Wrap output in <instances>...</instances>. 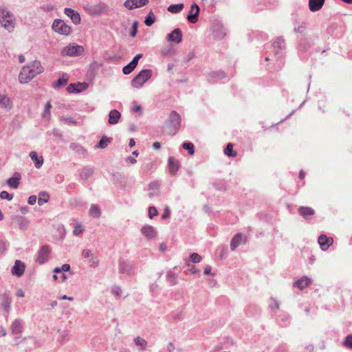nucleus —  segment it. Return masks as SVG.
I'll use <instances>...</instances> for the list:
<instances>
[{
    "label": "nucleus",
    "mask_w": 352,
    "mask_h": 352,
    "mask_svg": "<svg viewBox=\"0 0 352 352\" xmlns=\"http://www.w3.org/2000/svg\"><path fill=\"white\" fill-rule=\"evenodd\" d=\"M43 72V67L39 61H33L30 64L23 67L19 75V80L21 83H28L32 80L36 75Z\"/></svg>",
    "instance_id": "f257e3e1"
},
{
    "label": "nucleus",
    "mask_w": 352,
    "mask_h": 352,
    "mask_svg": "<svg viewBox=\"0 0 352 352\" xmlns=\"http://www.w3.org/2000/svg\"><path fill=\"white\" fill-rule=\"evenodd\" d=\"M152 76L151 69L142 70L131 81V85L135 88L141 87Z\"/></svg>",
    "instance_id": "f03ea898"
},
{
    "label": "nucleus",
    "mask_w": 352,
    "mask_h": 352,
    "mask_svg": "<svg viewBox=\"0 0 352 352\" xmlns=\"http://www.w3.org/2000/svg\"><path fill=\"white\" fill-rule=\"evenodd\" d=\"M83 52L82 46L72 43L63 47L60 54L62 56H78L81 55Z\"/></svg>",
    "instance_id": "7ed1b4c3"
},
{
    "label": "nucleus",
    "mask_w": 352,
    "mask_h": 352,
    "mask_svg": "<svg viewBox=\"0 0 352 352\" xmlns=\"http://www.w3.org/2000/svg\"><path fill=\"white\" fill-rule=\"evenodd\" d=\"M0 23L9 32H12L14 28V19L8 10L2 11Z\"/></svg>",
    "instance_id": "20e7f679"
},
{
    "label": "nucleus",
    "mask_w": 352,
    "mask_h": 352,
    "mask_svg": "<svg viewBox=\"0 0 352 352\" xmlns=\"http://www.w3.org/2000/svg\"><path fill=\"white\" fill-rule=\"evenodd\" d=\"M52 30L61 35H68L71 32V28L69 25L60 19H56L52 25Z\"/></svg>",
    "instance_id": "39448f33"
},
{
    "label": "nucleus",
    "mask_w": 352,
    "mask_h": 352,
    "mask_svg": "<svg viewBox=\"0 0 352 352\" xmlns=\"http://www.w3.org/2000/svg\"><path fill=\"white\" fill-rule=\"evenodd\" d=\"M318 243L322 250H327L333 243L331 237H327L325 234H322L318 237Z\"/></svg>",
    "instance_id": "423d86ee"
},
{
    "label": "nucleus",
    "mask_w": 352,
    "mask_h": 352,
    "mask_svg": "<svg viewBox=\"0 0 352 352\" xmlns=\"http://www.w3.org/2000/svg\"><path fill=\"white\" fill-rule=\"evenodd\" d=\"M199 13V8L196 3H194L192 5L190 12L187 16L188 21L191 23H195L198 20Z\"/></svg>",
    "instance_id": "0eeeda50"
},
{
    "label": "nucleus",
    "mask_w": 352,
    "mask_h": 352,
    "mask_svg": "<svg viewBox=\"0 0 352 352\" xmlns=\"http://www.w3.org/2000/svg\"><path fill=\"white\" fill-rule=\"evenodd\" d=\"M149 0H126L124 2V6L128 9H133L136 8H140L148 3Z\"/></svg>",
    "instance_id": "6e6552de"
},
{
    "label": "nucleus",
    "mask_w": 352,
    "mask_h": 352,
    "mask_svg": "<svg viewBox=\"0 0 352 352\" xmlns=\"http://www.w3.org/2000/svg\"><path fill=\"white\" fill-rule=\"evenodd\" d=\"M50 253V248L47 245L43 246L38 252L37 261L41 264L44 263L47 261Z\"/></svg>",
    "instance_id": "1a4fd4ad"
},
{
    "label": "nucleus",
    "mask_w": 352,
    "mask_h": 352,
    "mask_svg": "<svg viewBox=\"0 0 352 352\" xmlns=\"http://www.w3.org/2000/svg\"><path fill=\"white\" fill-rule=\"evenodd\" d=\"M141 232L142 234L148 239H153L157 234L156 230L153 226L150 225L143 226L141 229Z\"/></svg>",
    "instance_id": "9d476101"
},
{
    "label": "nucleus",
    "mask_w": 352,
    "mask_h": 352,
    "mask_svg": "<svg viewBox=\"0 0 352 352\" xmlns=\"http://www.w3.org/2000/svg\"><path fill=\"white\" fill-rule=\"evenodd\" d=\"M325 0H309V9L311 12L320 10L324 6Z\"/></svg>",
    "instance_id": "9b49d317"
},
{
    "label": "nucleus",
    "mask_w": 352,
    "mask_h": 352,
    "mask_svg": "<svg viewBox=\"0 0 352 352\" xmlns=\"http://www.w3.org/2000/svg\"><path fill=\"white\" fill-rule=\"evenodd\" d=\"M182 32L179 28L175 29L170 34H168V40L169 41L179 43L182 41Z\"/></svg>",
    "instance_id": "f8f14e48"
},
{
    "label": "nucleus",
    "mask_w": 352,
    "mask_h": 352,
    "mask_svg": "<svg viewBox=\"0 0 352 352\" xmlns=\"http://www.w3.org/2000/svg\"><path fill=\"white\" fill-rule=\"evenodd\" d=\"M65 14L70 17L72 21L76 24H79L80 23V14L75 12L74 10L71 8H65Z\"/></svg>",
    "instance_id": "ddd939ff"
},
{
    "label": "nucleus",
    "mask_w": 352,
    "mask_h": 352,
    "mask_svg": "<svg viewBox=\"0 0 352 352\" xmlns=\"http://www.w3.org/2000/svg\"><path fill=\"white\" fill-rule=\"evenodd\" d=\"M25 270V265L20 261H16L14 265L12 267V272L17 276H21Z\"/></svg>",
    "instance_id": "4468645a"
},
{
    "label": "nucleus",
    "mask_w": 352,
    "mask_h": 352,
    "mask_svg": "<svg viewBox=\"0 0 352 352\" xmlns=\"http://www.w3.org/2000/svg\"><path fill=\"white\" fill-rule=\"evenodd\" d=\"M179 168V163L177 160L170 157L168 159V168L170 174L175 175Z\"/></svg>",
    "instance_id": "2eb2a0df"
},
{
    "label": "nucleus",
    "mask_w": 352,
    "mask_h": 352,
    "mask_svg": "<svg viewBox=\"0 0 352 352\" xmlns=\"http://www.w3.org/2000/svg\"><path fill=\"white\" fill-rule=\"evenodd\" d=\"M120 116L121 115L118 111L116 109L111 110L109 114V123L110 124H117L118 122L119 119L120 118Z\"/></svg>",
    "instance_id": "dca6fc26"
},
{
    "label": "nucleus",
    "mask_w": 352,
    "mask_h": 352,
    "mask_svg": "<svg viewBox=\"0 0 352 352\" xmlns=\"http://www.w3.org/2000/svg\"><path fill=\"white\" fill-rule=\"evenodd\" d=\"M298 212L304 218L307 219L308 217L313 216L315 213V211L310 207L302 206L299 208Z\"/></svg>",
    "instance_id": "f3484780"
},
{
    "label": "nucleus",
    "mask_w": 352,
    "mask_h": 352,
    "mask_svg": "<svg viewBox=\"0 0 352 352\" xmlns=\"http://www.w3.org/2000/svg\"><path fill=\"white\" fill-rule=\"evenodd\" d=\"M12 107L10 99L6 95L0 94V107L10 109Z\"/></svg>",
    "instance_id": "a211bd4d"
},
{
    "label": "nucleus",
    "mask_w": 352,
    "mask_h": 352,
    "mask_svg": "<svg viewBox=\"0 0 352 352\" xmlns=\"http://www.w3.org/2000/svg\"><path fill=\"white\" fill-rule=\"evenodd\" d=\"M311 283V279L303 276L302 278L295 282V285L300 290L306 288Z\"/></svg>",
    "instance_id": "6ab92c4d"
},
{
    "label": "nucleus",
    "mask_w": 352,
    "mask_h": 352,
    "mask_svg": "<svg viewBox=\"0 0 352 352\" xmlns=\"http://www.w3.org/2000/svg\"><path fill=\"white\" fill-rule=\"evenodd\" d=\"M20 179H21L20 174L18 173H16L13 177H10L8 180L7 183L10 187H12L13 188H16L19 184Z\"/></svg>",
    "instance_id": "aec40b11"
},
{
    "label": "nucleus",
    "mask_w": 352,
    "mask_h": 352,
    "mask_svg": "<svg viewBox=\"0 0 352 352\" xmlns=\"http://www.w3.org/2000/svg\"><path fill=\"white\" fill-rule=\"evenodd\" d=\"M30 157L34 162V165L37 168H39L43 163V157H38L36 151H32L30 153Z\"/></svg>",
    "instance_id": "412c9836"
},
{
    "label": "nucleus",
    "mask_w": 352,
    "mask_h": 352,
    "mask_svg": "<svg viewBox=\"0 0 352 352\" xmlns=\"http://www.w3.org/2000/svg\"><path fill=\"white\" fill-rule=\"evenodd\" d=\"M170 120L171 124L177 127L180 126L181 118L180 116L175 111L171 112L170 114Z\"/></svg>",
    "instance_id": "4be33fe9"
},
{
    "label": "nucleus",
    "mask_w": 352,
    "mask_h": 352,
    "mask_svg": "<svg viewBox=\"0 0 352 352\" xmlns=\"http://www.w3.org/2000/svg\"><path fill=\"white\" fill-rule=\"evenodd\" d=\"M242 239H243V236L241 234H236L232 239V241L230 243L231 250H234L241 243Z\"/></svg>",
    "instance_id": "5701e85b"
},
{
    "label": "nucleus",
    "mask_w": 352,
    "mask_h": 352,
    "mask_svg": "<svg viewBox=\"0 0 352 352\" xmlns=\"http://www.w3.org/2000/svg\"><path fill=\"white\" fill-rule=\"evenodd\" d=\"M160 185L157 182L152 183L149 185V190L148 195L150 198L158 195Z\"/></svg>",
    "instance_id": "b1692460"
},
{
    "label": "nucleus",
    "mask_w": 352,
    "mask_h": 352,
    "mask_svg": "<svg viewBox=\"0 0 352 352\" xmlns=\"http://www.w3.org/2000/svg\"><path fill=\"white\" fill-rule=\"evenodd\" d=\"M68 78L66 75H63L62 78L57 80L53 85L54 88H60L67 85Z\"/></svg>",
    "instance_id": "393cba45"
},
{
    "label": "nucleus",
    "mask_w": 352,
    "mask_h": 352,
    "mask_svg": "<svg viewBox=\"0 0 352 352\" xmlns=\"http://www.w3.org/2000/svg\"><path fill=\"white\" fill-rule=\"evenodd\" d=\"M120 270L122 274H129L132 270V267L128 263L122 262L120 265Z\"/></svg>",
    "instance_id": "a878e982"
},
{
    "label": "nucleus",
    "mask_w": 352,
    "mask_h": 352,
    "mask_svg": "<svg viewBox=\"0 0 352 352\" xmlns=\"http://www.w3.org/2000/svg\"><path fill=\"white\" fill-rule=\"evenodd\" d=\"M184 8L183 3L172 4L168 6V11L172 13H178Z\"/></svg>",
    "instance_id": "bb28decb"
},
{
    "label": "nucleus",
    "mask_w": 352,
    "mask_h": 352,
    "mask_svg": "<svg viewBox=\"0 0 352 352\" xmlns=\"http://www.w3.org/2000/svg\"><path fill=\"white\" fill-rule=\"evenodd\" d=\"M49 199H50V196H49L48 193H47L45 192H41L38 195V204L39 206H41L43 204L47 203L49 201Z\"/></svg>",
    "instance_id": "cd10ccee"
},
{
    "label": "nucleus",
    "mask_w": 352,
    "mask_h": 352,
    "mask_svg": "<svg viewBox=\"0 0 352 352\" xmlns=\"http://www.w3.org/2000/svg\"><path fill=\"white\" fill-rule=\"evenodd\" d=\"M11 329L14 333H19L22 331V324L19 320H15L12 324Z\"/></svg>",
    "instance_id": "c85d7f7f"
},
{
    "label": "nucleus",
    "mask_w": 352,
    "mask_h": 352,
    "mask_svg": "<svg viewBox=\"0 0 352 352\" xmlns=\"http://www.w3.org/2000/svg\"><path fill=\"white\" fill-rule=\"evenodd\" d=\"M224 153L228 157H236L237 155L236 152L234 151L233 144L231 143L228 144L226 148L224 150Z\"/></svg>",
    "instance_id": "c756f323"
},
{
    "label": "nucleus",
    "mask_w": 352,
    "mask_h": 352,
    "mask_svg": "<svg viewBox=\"0 0 352 352\" xmlns=\"http://www.w3.org/2000/svg\"><path fill=\"white\" fill-rule=\"evenodd\" d=\"M89 214L95 218H98L100 215V210L97 206L92 205L89 209Z\"/></svg>",
    "instance_id": "7c9ffc66"
},
{
    "label": "nucleus",
    "mask_w": 352,
    "mask_h": 352,
    "mask_svg": "<svg viewBox=\"0 0 352 352\" xmlns=\"http://www.w3.org/2000/svg\"><path fill=\"white\" fill-rule=\"evenodd\" d=\"M183 148L188 151L190 155H193L195 153V147L191 142H184L182 145Z\"/></svg>",
    "instance_id": "2f4dec72"
},
{
    "label": "nucleus",
    "mask_w": 352,
    "mask_h": 352,
    "mask_svg": "<svg viewBox=\"0 0 352 352\" xmlns=\"http://www.w3.org/2000/svg\"><path fill=\"white\" fill-rule=\"evenodd\" d=\"M109 142H110V140L109 138L102 137L99 141L96 147L102 149L105 148L107 146Z\"/></svg>",
    "instance_id": "473e14b6"
},
{
    "label": "nucleus",
    "mask_w": 352,
    "mask_h": 352,
    "mask_svg": "<svg viewBox=\"0 0 352 352\" xmlns=\"http://www.w3.org/2000/svg\"><path fill=\"white\" fill-rule=\"evenodd\" d=\"M82 85L80 84H70L69 86L67 87V90L70 92H80L82 90Z\"/></svg>",
    "instance_id": "72a5a7b5"
},
{
    "label": "nucleus",
    "mask_w": 352,
    "mask_h": 352,
    "mask_svg": "<svg viewBox=\"0 0 352 352\" xmlns=\"http://www.w3.org/2000/svg\"><path fill=\"white\" fill-rule=\"evenodd\" d=\"M155 20V19L154 14H153V12H150L148 16H146L144 23L146 25L151 26L154 23Z\"/></svg>",
    "instance_id": "f704fd0d"
},
{
    "label": "nucleus",
    "mask_w": 352,
    "mask_h": 352,
    "mask_svg": "<svg viewBox=\"0 0 352 352\" xmlns=\"http://www.w3.org/2000/svg\"><path fill=\"white\" fill-rule=\"evenodd\" d=\"M135 343L137 346H142L143 348V349H145L146 345V341L140 337H137L135 339Z\"/></svg>",
    "instance_id": "c9c22d12"
},
{
    "label": "nucleus",
    "mask_w": 352,
    "mask_h": 352,
    "mask_svg": "<svg viewBox=\"0 0 352 352\" xmlns=\"http://www.w3.org/2000/svg\"><path fill=\"white\" fill-rule=\"evenodd\" d=\"M51 107H52L51 104L50 102H48L45 105V111L43 114V118H45L47 120L50 117V110Z\"/></svg>",
    "instance_id": "e433bc0d"
},
{
    "label": "nucleus",
    "mask_w": 352,
    "mask_h": 352,
    "mask_svg": "<svg viewBox=\"0 0 352 352\" xmlns=\"http://www.w3.org/2000/svg\"><path fill=\"white\" fill-rule=\"evenodd\" d=\"M135 69V67L131 65V63H129L128 65L124 66L122 69V72L124 74H129L133 72V70Z\"/></svg>",
    "instance_id": "4c0bfd02"
},
{
    "label": "nucleus",
    "mask_w": 352,
    "mask_h": 352,
    "mask_svg": "<svg viewBox=\"0 0 352 352\" xmlns=\"http://www.w3.org/2000/svg\"><path fill=\"white\" fill-rule=\"evenodd\" d=\"M84 230V228L82 227V226L81 224H78L76 225L75 227H74V229L73 230V234L75 235V236H78L79 235L80 233L82 232V231Z\"/></svg>",
    "instance_id": "58836bf2"
},
{
    "label": "nucleus",
    "mask_w": 352,
    "mask_h": 352,
    "mask_svg": "<svg viewBox=\"0 0 352 352\" xmlns=\"http://www.w3.org/2000/svg\"><path fill=\"white\" fill-rule=\"evenodd\" d=\"M190 259H191L192 263H199L201 261V257L197 253H192L190 255Z\"/></svg>",
    "instance_id": "ea45409f"
},
{
    "label": "nucleus",
    "mask_w": 352,
    "mask_h": 352,
    "mask_svg": "<svg viewBox=\"0 0 352 352\" xmlns=\"http://www.w3.org/2000/svg\"><path fill=\"white\" fill-rule=\"evenodd\" d=\"M0 197L2 199H8L11 200L13 198V196L10 194H9L7 191H2L0 193Z\"/></svg>",
    "instance_id": "a19ab883"
},
{
    "label": "nucleus",
    "mask_w": 352,
    "mask_h": 352,
    "mask_svg": "<svg viewBox=\"0 0 352 352\" xmlns=\"http://www.w3.org/2000/svg\"><path fill=\"white\" fill-rule=\"evenodd\" d=\"M157 215V210L155 207L151 206L148 208V216L151 219Z\"/></svg>",
    "instance_id": "79ce46f5"
},
{
    "label": "nucleus",
    "mask_w": 352,
    "mask_h": 352,
    "mask_svg": "<svg viewBox=\"0 0 352 352\" xmlns=\"http://www.w3.org/2000/svg\"><path fill=\"white\" fill-rule=\"evenodd\" d=\"M142 57V54H139L138 55H136L133 58V60L130 62L131 63V65H133V67H136L137 65H138V63L140 60V58H141Z\"/></svg>",
    "instance_id": "37998d69"
},
{
    "label": "nucleus",
    "mask_w": 352,
    "mask_h": 352,
    "mask_svg": "<svg viewBox=\"0 0 352 352\" xmlns=\"http://www.w3.org/2000/svg\"><path fill=\"white\" fill-rule=\"evenodd\" d=\"M137 30H138V22L135 21L133 23V25H132V28H131V36L134 37L136 34H137Z\"/></svg>",
    "instance_id": "c03bdc74"
},
{
    "label": "nucleus",
    "mask_w": 352,
    "mask_h": 352,
    "mask_svg": "<svg viewBox=\"0 0 352 352\" xmlns=\"http://www.w3.org/2000/svg\"><path fill=\"white\" fill-rule=\"evenodd\" d=\"M344 344L348 347L352 348V335H349L346 337Z\"/></svg>",
    "instance_id": "a18cd8bd"
},
{
    "label": "nucleus",
    "mask_w": 352,
    "mask_h": 352,
    "mask_svg": "<svg viewBox=\"0 0 352 352\" xmlns=\"http://www.w3.org/2000/svg\"><path fill=\"white\" fill-rule=\"evenodd\" d=\"M170 210L168 207H166L164 209V213L162 215V218L165 219L166 218H168L170 217Z\"/></svg>",
    "instance_id": "49530a36"
},
{
    "label": "nucleus",
    "mask_w": 352,
    "mask_h": 352,
    "mask_svg": "<svg viewBox=\"0 0 352 352\" xmlns=\"http://www.w3.org/2000/svg\"><path fill=\"white\" fill-rule=\"evenodd\" d=\"M186 264L189 267V271L192 274H196L199 272L194 265H190L188 261L186 263Z\"/></svg>",
    "instance_id": "de8ad7c7"
},
{
    "label": "nucleus",
    "mask_w": 352,
    "mask_h": 352,
    "mask_svg": "<svg viewBox=\"0 0 352 352\" xmlns=\"http://www.w3.org/2000/svg\"><path fill=\"white\" fill-rule=\"evenodd\" d=\"M36 197L35 195H32L28 198V204L30 205H34L36 201Z\"/></svg>",
    "instance_id": "09e8293b"
},
{
    "label": "nucleus",
    "mask_w": 352,
    "mask_h": 352,
    "mask_svg": "<svg viewBox=\"0 0 352 352\" xmlns=\"http://www.w3.org/2000/svg\"><path fill=\"white\" fill-rule=\"evenodd\" d=\"M92 255L91 251L89 250H84L82 252V256L84 258H88Z\"/></svg>",
    "instance_id": "8fccbe9b"
},
{
    "label": "nucleus",
    "mask_w": 352,
    "mask_h": 352,
    "mask_svg": "<svg viewBox=\"0 0 352 352\" xmlns=\"http://www.w3.org/2000/svg\"><path fill=\"white\" fill-rule=\"evenodd\" d=\"M16 295L17 297L23 298V297H24L25 294H24V292L22 289H19L17 290V292L16 293Z\"/></svg>",
    "instance_id": "3c124183"
},
{
    "label": "nucleus",
    "mask_w": 352,
    "mask_h": 352,
    "mask_svg": "<svg viewBox=\"0 0 352 352\" xmlns=\"http://www.w3.org/2000/svg\"><path fill=\"white\" fill-rule=\"evenodd\" d=\"M60 268L62 270V272H67L69 270L70 266L69 264H64Z\"/></svg>",
    "instance_id": "603ef678"
},
{
    "label": "nucleus",
    "mask_w": 352,
    "mask_h": 352,
    "mask_svg": "<svg viewBox=\"0 0 352 352\" xmlns=\"http://www.w3.org/2000/svg\"><path fill=\"white\" fill-rule=\"evenodd\" d=\"M153 147L154 149L158 150L161 148V144L159 142H155L153 144Z\"/></svg>",
    "instance_id": "864d4df0"
},
{
    "label": "nucleus",
    "mask_w": 352,
    "mask_h": 352,
    "mask_svg": "<svg viewBox=\"0 0 352 352\" xmlns=\"http://www.w3.org/2000/svg\"><path fill=\"white\" fill-rule=\"evenodd\" d=\"M210 272H211V267L209 265H207L206 267H205L204 274L208 275L210 274Z\"/></svg>",
    "instance_id": "5fc2aeb1"
},
{
    "label": "nucleus",
    "mask_w": 352,
    "mask_h": 352,
    "mask_svg": "<svg viewBox=\"0 0 352 352\" xmlns=\"http://www.w3.org/2000/svg\"><path fill=\"white\" fill-rule=\"evenodd\" d=\"M43 10L48 12L54 10V6L51 5L45 6L43 7Z\"/></svg>",
    "instance_id": "6e6d98bb"
},
{
    "label": "nucleus",
    "mask_w": 352,
    "mask_h": 352,
    "mask_svg": "<svg viewBox=\"0 0 352 352\" xmlns=\"http://www.w3.org/2000/svg\"><path fill=\"white\" fill-rule=\"evenodd\" d=\"M60 300H70V301H72L74 300V298L72 297H69L66 295H63L62 296H60L59 298Z\"/></svg>",
    "instance_id": "4d7b16f0"
},
{
    "label": "nucleus",
    "mask_w": 352,
    "mask_h": 352,
    "mask_svg": "<svg viewBox=\"0 0 352 352\" xmlns=\"http://www.w3.org/2000/svg\"><path fill=\"white\" fill-rule=\"evenodd\" d=\"M141 109V107L140 105H138V104H135L134 107H133V110L135 111V112H138L140 111Z\"/></svg>",
    "instance_id": "13d9d810"
},
{
    "label": "nucleus",
    "mask_w": 352,
    "mask_h": 352,
    "mask_svg": "<svg viewBox=\"0 0 352 352\" xmlns=\"http://www.w3.org/2000/svg\"><path fill=\"white\" fill-rule=\"evenodd\" d=\"M304 30H305V28L302 26H299V27H298V28H295V31L300 32V33H302L304 31Z\"/></svg>",
    "instance_id": "bf43d9fd"
},
{
    "label": "nucleus",
    "mask_w": 352,
    "mask_h": 352,
    "mask_svg": "<svg viewBox=\"0 0 352 352\" xmlns=\"http://www.w3.org/2000/svg\"><path fill=\"white\" fill-rule=\"evenodd\" d=\"M160 249L161 251L164 252L166 250V245L165 243L160 244Z\"/></svg>",
    "instance_id": "052dcab7"
},
{
    "label": "nucleus",
    "mask_w": 352,
    "mask_h": 352,
    "mask_svg": "<svg viewBox=\"0 0 352 352\" xmlns=\"http://www.w3.org/2000/svg\"><path fill=\"white\" fill-rule=\"evenodd\" d=\"M305 171L300 170V173H299V177L302 179L305 178Z\"/></svg>",
    "instance_id": "680f3d73"
},
{
    "label": "nucleus",
    "mask_w": 352,
    "mask_h": 352,
    "mask_svg": "<svg viewBox=\"0 0 352 352\" xmlns=\"http://www.w3.org/2000/svg\"><path fill=\"white\" fill-rule=\"evenodd\" d=\"M25 56L23 55H20L19 56V61L20 63H23L25 61Z\"/></svg>",
    "instance_id": "e2e57ef3"
},
{
    "label": "nucleus",
    "mask_w": 352,
    "mask_h": 352,
    "mask_svg": "<svg viewBox=\"0 0 352 352\" xmlns=\"http://www.w3.org/2000/svg\"><path fill=\"white\" fill-rule=\"evenodd\" d=\"M135 140L133 139H131L129 140V145L130 147H133L135 145Z\"/></svg>",
    "instance_id": "0e129e2a"
},
{
    "label": "nucleus",
    "mask_w": 352,
    "mask_h": 352,
    "mask_svg": "<svg viewBox=\"0 0 352 352\" xmlns=\"http://www.w3.org/2000/svg\"><path fill=\"white\" fill-rule=\"evenodd\" d=\"M127 160H128L129 162H130L131 163H132V164H134V163H135V162H136L135 159H134V158H133V157H129V158L127 159Z\"/></svg>",
    "instance_id": "69168bd1"
},
{
    "label": "nucleus",
    "mask_w": 352,
    "mask_h": 352,
    "mask_svg": "<svg viewBox=\"0 0 352 352\" xmlns=\"http://www.w3.org/2000/svg\"><path fill=\"white\" fill-rule=\"evenodd\" d=\"M62 272V270L61 268L60 267H56L54 270V272L57 274V273H60Z\"/></svg>",
    "instance_id": "338daca9"
},
{
    "label": "nucleus",
    "mask_w": 352,
    "mask_h": 352,
    "mask_svg": "<svg viewBox=\"0 0 352 352\" xmlns=\"http://www.w3.org/2000/svg\"><path fill=\"white\" fill-rule=\"evenodd\" d=\"M168 348V350H170L171 349L174 348V346L172 343H169Z\"/></svg>",
    "instance_id": "774afa93"
}]
</instances>
